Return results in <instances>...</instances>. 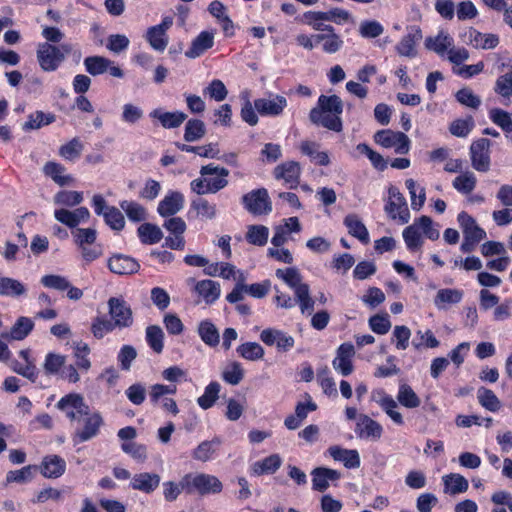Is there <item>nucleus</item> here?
Segmentation results:
<instances>
[{
	"label": "nucleus",
	"instance_id": "nucleus-24",
	"mask_svg": "<svg viewBox=\"0 0 512 512\" xmlns=\"http://www.w3.org/2000/svg\"><path fill=\"white\" fill-rule=\"evenodd\" d=\"M312 489L319 492H324L330 486V483L338 481L341 478V473L337 470L317 467L312 470Z\"/></svg>",
	"mask_w": 512,
	"mask_h": 512
},
{
	"label": "nucleus",
	"instance_id": "nucleus-2",
	"mask_svg": "<svg viewBox=\"0 0 512 512\" xmlns=\"http://www.w3.org/2000/svg\"><path fill=\"white\" fill-rule=\"evenodd\" d=\"M343 102L337 95H320L317 105L310 110L309 119L317 125L334 132H341L343 123Z\"/></svg>",
	"mask_w": 512,
	"mask_h": 512
},
{
	"label": "nucleus",
	"instance_id": "nucleus-7",
	"mask_svg": "<svg viewBox=\"0 0 512 512\" xmlns=\"http://www.w3.org/2000/svg\"><path fill=\"white\" fill-rule=\"evenodd\" d=\"M388 194L389 198L384 207L385 212L393 220H398L402 224L408 223L410 212L403 194L395 186L389 187Z\"/></svg>",
	"mask_w": 512,
	"mask_h": 512
},
{
	"label": "nucleus",
	"instance_id": "nucleus-60",
	"mask_svg": "<svg viewBox=\"0 0 512 512\" xmlns=\"http://www.w3.org/2000/svg\"><path fill=\"white\" fill-rule=\"evenodd\" d=\"M269 229L264 225H251L248 227L246 239L250 244L264 246L268 241Z\"/></svg>",
	"mask_w": 512,
	"mask_h": 512
},
{
	"label": "nucleus",
	"instance_id": "nucleus-12",
	"mask_svg": "<svg viewBox=\"0 0 512 512\" xmlns=\"http://www.w3.org/2000/svg\"><path fill=\"white\" fill-rule=\"evenodd\" d=\"M83 417V426L76 429L72 436L73 442L75 444L83 443L96 437L100 431L101 426L104 424L101 414L97 411L90 412L89 409L88 414Z\"/></svg>",
	"mask_w": 512,
	"mask_h": 512
},
{
	"label": "nucleus",
	"instance_id": "nucleus-30",
	"mask_svg": "<svg viewBox=\"0 0 512 512\" xmlns=\"http://www.w3.org/2000/svg\"><path fill=\"white\" fill-rule=\"evenodd\" d=\"M453 43L454 39L443 30L439 31L436 36L428 37L425 40L426 48L435 52L440 57L446 56Z\"/></svg>",
	"mask_w": 512,
	"mask_h": 512
},
{
	"label": "nucleus",
	"instance_id": "nucleus-16",
	"mask_svg": "<svg viewBox=\"0 0 512 512\" xmlns=\"http://www.w3.org/2000/svg\"><path fill=\"white\" fill-rule=\"evenodd\" d=\"M354 345L350 342L342 343L336 350V356L332 366L342 376H349L354 371L353 358L355 356Z\"/></svg>",
	"mask_w": 512,
	"mask_h": 512
},
{
	"label": "nucleus",
	"instance_id": "nucleus-50",
	"mask_svg": "<svg viewBox=\"0 0 512 512\" xmlns=\"http://www.w3.org/2000/svg\"><path fill=\"white\" fill-rule=\"evenodd\" d=\"M83 63L86 71L90 75L97 76L107 72L112 61L103 56H89L84 59Z\"/></svg>",
	"mask_w": 512,
	"mask_h": 512
},
{
	"label": "nucleus",
	"instance_id": "nucleus-44",
	"mask_svg": "<svg viewBox=\"0 0 512 512\" xmlns=\"http://www.w3.org/2000/svg\"><path fill=\"white\" fill-rule=\"evenodd\" d=\"M326 14L322 11H307L303 14V22L315 31L331 32L333 26L325 24Z\"/></svg>",
	"mask_w": 512,
	"mask_h": 512
},
{
	"label": "nucleus",
	"instance_id": "nucleus-42",
	"mask_svg": "<svg viewBox=\"0 0 512 512\" xmlns=\"http://www.w3.org/2000/svg\"><path fill=\"white\" fill-rule=\"evenodd\" d=\"M201 340L210 347H216L220 342L218 329L210 320H203L198 325Z\"/></svg>",
	"mask_w": 512,
	"mask_h": 512
},
{
	"label": "nucleus",
	"instance_id": "nucleus-57",
	"mask_svg": "<svg viewBox=\"0 0 512 512\" xmlns=\"http://www.w3.org/2000/svg\"><path fill=\"white\" fill-rule=\"evenodd\" d=\"M65 168L58 163L48 162L44 166V173L51 177L57 184L64 186L72 181V177L64 175Z\"/></svg>",
	"mask_w": 512,
	"mask_h": 512
},
{
	"label": "nucleus",
	"instance_id": "nucleus-5",
	"mask_svg": "<svg viewBox=\"0 0 512 512\" xmlns=\"http://www.w3.org/2000/svg\"><path fill=\"white\" fill-rule=\"evenodd\" d=\"M457 221L464 237L460 250L463 253L473 252L477 245L486 238L485 230L476 223L472 216L464 211L458 214Z\"/></svg>",
	"mask_w": 512,
	"mask_h": 512
},
{
	"label": "nucleus",
	"instance_id": "nucleus-27",
	"mask_svg": "<svg viewBox=\"0 0 512 512\" xmlns=\"http://www.w3.org/2000/svg\"><path fill=\"white\" fill-rule=\"evenodd\" d=\"M221 445L222 440L220 437H214L211 440L202 441L192 451V457L194 460L200 462H208L217 456Z\"/></svg>",
	"mask_w": 512,
	"mask_h": 512
},
{
	"label": "nucleus",
	"instance_id": "nucleus-40",
	"mask_svg": "<svg viewBox=\"0 0 512 512\" xmlns=\"http://www.w3.org/2000/svg\"><path fill=\"white\" fill-rule=\"evenodd\" d=\"M27 289L25 285L17 279L1 276L0 277V295L5 297H20L25 295Z\"/></svg>",
	"mask_w": 512,
	"mask_h": 512
},
{
	"label": "nucleus",
	"instance_id": "nucleus-18",
	"mask_svg": "<svg viewBox=\"0 0 512 512\" xmlns=\"http://www.w3.org/2000/svg\"><path fill=\"white\" fill-rule=\"evenodd\" d=\"M200 175L206 176L211 194L217 193L228 185L229 170L224 167L208 164L201 167Z\"/></svg>",
	"mask_w": 512,
	"mask_h": 512
},
{
	"label": "nucleus",
	"instance_id": "nucleus-56",
	"mask_svg": "<svg viewBox=\"0 0 512 512\" xmlns=\"http://www.w3.org/2000/svg\"><path fill=\"white\" fill-rule=\"evenodd\" d=\"M120 207L132 222H141L147 217L146 209L135 201L124 200L120 202Z\"/></svg>",
	"mask_w": 512,
	"mask_h": 512
},
{
	"label": "nucleus",
	"instance_id": "nucleus-62",
	"mask_svg": "<svg viewBox=\"0 0 512 512\" xmlns=\"http://www.w3.org/2000/svg\"><path fill=\"white\" fill-rule=\"evenodd\" d=\"M489 118L504 132L512 131V117L509 112L500 108H493L489 111Z\"/></svg>",
	"mask_w": 512,
	"mask_h": 512
},
{
	"label": "nucleus",
	"instance_id": "nucleus-31",
	"mask_svg": "<svg viewBox=\"0 0 512 512\" xmlns=\"http://www.w3.org/2000/svg\"><path fill=\"white\" fill-rule=\"evenodd\" d=\"M160 484V476L155 473H139L132 477L130 486L134 490L152 493Z\"/></svg>",
	"mask_w": 512,
	"mask_h": 512
},
{
	"label": "nucleus",
	"instance_id": "nucleus-54",
	"mask_svg": "<svg viewBox=\"0 0 512 512\" xmlns=\"http://www.w3.org/2000/svg\"><path fill=\"white\" fill-rule=\"evenodd\" d=\"M244 378V369L238 361L228 363L222 371V379L230 385H238Z\"/></svg>",
	"mask_w": 512,
	"mask_h": 512
},
{
	"label": "nucleus",
	"instance_id": "nucleus-26",
	"mask_svg": "<svg viewBox=\"0 0 512 512\" xmlns=\"http://www.w3.org/2000/svg\"><path fill=\"white\" fill-rule=\"evenodd\" d=\"M328 453L335 461L343 463L348 469H356L361 465L360 456L356 449H346L335 445L328 448Z\"/></svg>",
	"mask_w": 512,
	"mask_h": 512
},
{
	"label": "nucleus",
	"instance_id": "nucleus-14",
	"mask_svg": "<svg viewBox=\"0 0 512 512\" xmlns=\"http://www.w3.org/2000/svg\"><path fill=\"white\" fill-rule=\"evenodd\" d=\"M254 107L261 116L276 117L287 107V99L279 94L268 93L266 97L255 99Z\"/></svg>",
	"mask_w": 512,
	"mask_h": 512
},
{
	"label": "nucleus",
	"instance_id": "nucleus-48",
	"mask_svg": "<svg viewBox=\"0 0 512 512\" xmlns=\"http://www.w3.org/2000/svg\"><path fill=\"white\" fill-rule=\"evenodd\" d=\"M319 145L311 141H303L300 145V150L303 154L310 157V159L318 165L327 166L330 162L329 156L324 151L318 150Z\"/></svg>",
	"mask_w": 512,
	"mask_h": 512
},
{
	"label": "nucleus",
	"instance_id": "nucleus-45",
	"mask_svg": "<svg viewBox=\"0 0 512 512\" xmlns=\"http://www.w3.org/2000/svg\"><path fill=\"white\" fill-rule=\"evenodd\" d=\"M477 400L484 409L493 413L498 412L502 406L496 394L486 387L478 388Z\"/></svg>",
	"mask_w": 512,
	"mask_h": 512
},
{
	"label": "nucleus",
	"instance_id": "nucleus-19",
	"mask_svg": "<svg viewBox=\"0 0 512 512\" xmlns=\"http://www.w3.org/2000/svg\"><path fill=\"white\" fill-rule=\"evenodd\" d=\"M355 433L363 440L378 441L383 434L382 425L366 414H360L356 421Z\"/></svg>",
	"mask_w": 512,
	"mask_h": 512
},
{
	"label": "nucleus",
	"instance_id": "nucleus-61",
	"mask_svg": "<svg viewBox=\"0 0 512 512\" xmlns=\"http://www.w3.org/2000/svg\"><path fill=\"white\" fill-rule=\"evenodd\" d=\"M440 342L438 339L434 336L433 332L429 329L426 331L418 330L416 332L415 337L412 340V346L419 350L422 347L426 348H436L438 347Z\"/></svg>",
	"mask_w": 512,
	"mask_h": 512
},
{
	"label": "nucleus",
	"instance_id": "nucleus-11",
	"mask_svg": "<svg viewBox=\"0 0 512 512\" xmlns=\"http://www.w3.org/2000/svg\"><path fill=\"white\" fill-rule=\"evenodd\" d=\"M56 407L65 413L66 417L71 421L79 420L87 415L89 410V406L85 403L84 398L76 393L63 396L57 402Z\"/></svg>",
	"mask_w": 512,
	"mask_h": 512
},
{
	"label": "nucleus",
	"instance_id": "nucleus-64",
	"mask_svg": "<svg viewBox=\"0 0 512 512\" xmlns=\"http://www.w3.org/2000/svg\"><path fill=\"white\" fill-rule=\"evenodd\" d=\"M494 92L504 99L512 98V71L500 75L494 85Z\"/></svg>",
	"mask_w": 512,
	"mask_h": 512
},
{
	"label": "nucleus",
	"instance_id": "nucleus-58",
	"mask_svg": "<svg viewBox=\"0 0 512 512\" xmlns=\"http://www.w3.org/2000/svg\"><path fill=\"white\" fill-rule=\"evenodd\" d=\"M164 333L159 326L152 325L146 328V341L149 347L156 353H161L164 348Z\"/></svg>",
	"mask_w": 512,
	"mask_h": 512
},
{
	"label": "nucleus",
	"instance_id": "nucleus-3",
	"mask_svg": "<svg viewBox=\"0 0 512 512\" xmlns=\"http://www.w3.org/2000/svg\"><path fill=\"white\" fill-rule=\"evenodd\" d=\"M402 236L406 244L407 249L410 252L421 249L424 241L423 237L435 241L439 238V230L434 226L432 219L429 216H421L414 220V222L407 226Z\"/></svg>",
	"mask_w": 512,
	"mask_h": 512
},
{
	"label": "nucleus",
	"instance_id": "nucleus-10",
	"mask_svg": "<svg viewBox=\"0 0 512 512\" xmlns=\"http://www.w3.org/2000/svg\"><path fill=\"white\" fill-rule=\"evenodd\" d=\"M109 315L116 328L123 329L133 324V313L130 305L121 297H111L108 302Z\"/></svg>",
	"mask_w": 512,
	"mask_h": 512
},
{
	"label": "nucleus",
	"instance_id": "nucleus-32",
	"mask_svg": "<svg viewBox=\"0 0 512 512\" xmlns=\"http://www.w3.org/2000/svg\"><path fill=\"white\" fill-rule=\"evenodd\" d=\"M149 116L151 118L157 119L162 127L166 129L179 127L187 118V115L183 112H165L160 108L151 111Z\"/></svg>",
	"mask_w": 512,
	"mask_h": 512
},
{
	"label": "nucleus",
	"instance_id": "nucleus-51",
	"mask_svg": "<svg viewBox=\"0 0 512 512\" xmlns=\"http://www.w3.org/2000/svg\"><path fill=\"white\" fill-rule=\"evenodd\" d=\"M56 120V116L53 113H44L42 111H36L28 116V120L24 123V130H36L43 126L49 125Z\"/></svg>",
	"mask_w": 512,
	"mask_h": 512
},
{
	"label": "nucleus",
	"instance_id": "nucleus-8",
	"mask_svg": "<svg viewBox=\"0 0 512 512\" xmlns=\"http://www.w3.org/2000/svg\"><path fill=\"white\" fill-rule=\"evenodd\" d=\"M242 204L253 215H267L272 211V203L266 188L246 193L242 197Z\"/></svg>",
	"mask_w": 512,
	"mask_h": 512
},
{
	"label": "nucleus",
	"instance_id": "nucleus-9",
	"mask_svg": "<svg viewBox=\"0 0 512 512\" xmlns=\"http://www.w3.org/2000/svg\"><path fill=\"white\" fill-rule=\"evenodd\" d=\"M172 25L173 17L165 16L159 24L147 29L144 37L153 50L163 52L167 48L169 43L167 31L172 27Z\"/></svg>",
	"mask_w": 512,
	"mask_h": 512
},
{
	"label": "nucleus",
	"instance_id": "nucleus-29",
	"mask_svg": "<svg viewBox=\"0 0 512 512\" xmlns=\"http://www.w3.org/2000/svg\"><path fill=\"white\" fill-rule=\"evenodd\" d=\"M214 45V33L211 31H202L191 42V46L185 52V56L195 59L204 54Z\"/></svg>",
	"mask_w": 512,
	"mask_h": 512
},
{
	"label": "nucleus",
	"instance_id": "nucleus-46",
	"mask_svg": "<svg viewBox=\"0 0 512 512\" xmlns=\"http://www.w3.org/2000/svg\"><path fill=\"white\" fill-rule=\"evenodd\" d=\"M138 237L143 244L152 245L160 242L163 237L161 229L154 224L144 223L138 227Z\"/></svg>",
	"mask_w": 512,
	"mask_h": 512
},
{
	"label": "nucleus",
	"instance_id": "nucleus-33",
	"mask_svg": "<svg viewBox=\"0 0 512 512\" xmlns=\"http://www.w3.org/2000/svg\"><path fill=\"white\" fill-rule=\"evenodd\" d=\"M65 470V460L57 455L46 456L41 463V473L46 478H58L64 474Z\"/></svg>",
	"mask_w": 512,
	"mask_h": 512
},
{
	"label": "nucleus",
	"instance_id": "nucleus-15",
	"mask_svg": "<svg viewBox=\"0 0 512 512\" xmlns=\"http://www.w3.org/2000/svg\"><path fill=\"white\" fill-rule=\"evenodd\" d=\"M490 141L480 138L470 146V158L472 167L479 172H487L490 169Z\"/></svg>",
	"mask_w": 512,
	"mask_h": 512
},
{
	"label": "nucleus",
	"instance_id": "nucleus-35",
	"mask_svg": "<svg viewBox=\"0 0 512 512\" xmlns=\"http://www.w3.org/2000/svg\"><path fill=\"white\" fill-rule=\"evenodd\" d=\"M195 291L207 304L214 303L221 294L220 284L213 280H201L195 285Z\"/></svg>",
	"mask_w": 512,
	"mask_h": 512
},
{
	"label": "nucleus",
	"instance_id": "nucleus-49",
	"mask_svg": "<svg viewBox=\"0 0 512 512\" xmlns=\"http://www.w3.org/2000/svg\"><path fill=\"white\" fill-rule=\"evenodd\" d=\"M405 185L409 191L411 208L415 211H419L426 201L425 188L417 185L413 179H407Z\"/></svg>",
	"mask_w": 512,
	"mask_h": 512
},
{
	"label": "nucleus",
	"instance_id": "nucleus-20",
	"mask_svg": "<svg viewBox=\"0 0 512 512\" xmlns=\"http://www.w3.org/2000/svg\"><path fill=\"white\" fill-rule=\"evenodd\" d=\"M462 39L467 44L471 45L475 49L490 50L498 46L500 40L499 36L494 33H481L474 28L466 30Z\"/></svg>",
	"mask_w": 512,
	"mask_h": 512
},
{
	"label": "nucleus",
	"instance_id": "nucleus-37",
	"mask_svg": "<svg viewBox=\"0 0 512 512\" xmlns=\"http://www.w3.org/2000/svg\"><path fill=\"white\" fill-rule=\"evenodd\" d=\"M344 224L348 232L364 244L370 240L369 233L363 222L355 214H349L344 218Z\"/></svg>",
	"mask_w": 512,
	"mask_h": 512
},
{
	"label": "nucleus",
	"instance_id": "nucleus-55",
	"mask_svg": "<svg viewBox=\"0 0 512 512\" xmlns=\"http://www.w3.org/2000/svg\"><path fill=\"white\" fill-rule=\"evenodd\" d=\"M476 183L477 179L474 173L471 171H466L457 176L453 180L452 185L454 189H456L459 193L469 194L475 189Z\"/></svg>",
	"mask_w": 512,
	"mask_h": 512
},
{
	"label": "nucleus",
	"instance_id": "nucleus-6",
	"mask_svg": "<svg viewBox=\"0 0 512 512\" xmlns=\"http://www.w3.org/2000/svg\"><path fill=\"white\" fill-rule=\"evenodd\" d=\"M373 139L378 145L393 149L397 154H407L410 150L411 141L403 132L383 129L377 131Z\"/></svg>",
	"mask_w": 512,
	"mask_h": 512
},
{
	"label": "nucleus",
	"instance_id": "nucleus-28",
	"mask_svg": "<svg viewBox=\"0 0 512 512\" xmlns=\"http://www.w3.org/2000/svg\"><path fill=\"white\" fill-rule=\"evenodd\" d=\"M184 205V196L180 192L168 193L158 204L157 212L162 217L173 216L182 210Z\"/></svg>",
	"mask_w": 512,
	"mask_h": 512
},
{
	"label": "nucleus",
	"instance_id": "nucleus-25",
	"mask_svg": "<svg viewBox=\"0 0 512 512\" xmlns=\"http://www.w3.org/2000/svg\"><path fill=\"white\" fill-rule=\"evenodd\" d=\"M301 168L298 162L289 161L275 167L274 176L282 179L289 188H296L300 181Z\"/></svg>",
	"mask_w": 512,
	"mask_h": 512
},
{
	"label": "nucleus",
	"instance_id": "nucleus-1",
	"mask_svg": "<svg viewBox=\"0 0 512 512\" xmlns=\"http://www.w3.org/2000/svg\"><path fill=\"white\" fill-rule=\"evenodd\" d=\"M275 275L294 291L296 297L294 300L290 295L282 293L275 288L276 295L274 297V303L276 306L291 309L298 303L301 313L310 315L314 310L315 301L310 296L309 285L302 281L299 270L295 267L277 269Z\"/></svg>",
	"mask_w": 512,
	"mask_h": 512
},
{
	"label": "nucleus",
	"instance_id": "nucleus-4",
	"mask_svg": "<svg viewBox=\"0 0 512 512\" xmlns=\"http://www.w3.org/2000/svg\"><path fill=\"white\" fill-rule=\"evenodd\" d=\"M181 487L187 494L197 492L200 495L218 494L223 489L222 482L216 476L206 473L184 475Z\"/></svg>",
	"mask_w": 512,
	"mask_h": 512
},
{
	"label": "nucleus",
	"instance_id": "nucleus-21",
	"mask_svg": "<svg viewBox=\"0 0 512 512\" xmlns=\"http://www.w3.org/2000/svg\"><path fill=\"white\" fill-rule=\"evenodd\" d=\"M55 219L64 224L65 226L73 229L81 223H85L90 218V212L86 207H79L74 210L64 208L56 209L54 211Z\"/></svg>",
	"mask_w": 512,
	"mask_h": 512
},
{
	"label": "nucleus",
	"instance_id": "nucleus-63",
	"mask_svg": "<svg viewBox=\"0 0 512 512\" xmlns=\"http://www.w3.org/2000/svg\"><path fill=\"white\" fill-rule=\"evenodd\" d=\"M83 201L82 192L62 190L55 194L54 203L62 206H77Z\"/></svg>",
	"mask_w": 512,
	"mask_h": 512
},
{
	"label": "nucleus",
	"instance_id": "nucleus-38",
	"mask_svg": "<svg viewBox=\"0 0 512 512\" xmlns=\"http://www.w3.org/2000/svg\"><path fill=\"white\" fill-rule=\"evenodd\" d=\"M33 328L34 322L32 321V319L21 316L11 327L10 332L2 334V337L9 338L12 340H23L31 333Z\"/></svg>",
	"mask_w": 512,
	"mask_h": 512
},
{
	"label": "nucleus",
	"instance_id": "nucleus-13",
	"mask_svg": "<svg viewBox=\"0 0 512 512\" xmlns=\"http://www.w3.org/2000/svg\"><path fill=\"white\" fill-rule=\"evenodd\" d=\"M65 54L59 47L49 43H42L37 49V60L42 70L52 72L57 70L64 61Z\"/></svg>",
	"mask_w": 512,
	"mask_h": 512
},
{
	"label": "nucleus",
	"instance_id": "nucleus-17",
	"mask_svg": "<svg viewBox=\"0 0 512 512\" xmlns=\"http://www.w3.org/2000/svg\"><path fill=\"white\" fill-rule=\"evenodd\" d=\"M259 338L267 346L275 345L279 352H288L295 344V340L291 335L275 328H266L262 330Z\"/></svg>",
	"mask_w": 512,
	"mask_h": 512
},
{
	"label": "nucleus",
	"instance_id": "nucleus-39",
	"mask_svg": "<svg viewBox=\"0 0 512 512\" xmlns=\"http://www.w3.org/2000/svg\"><path fill=\"white\" fill-rule=\"evenodd\" d=\"M315 43H322V49L328 54L338 52L343 46L341 37L333 31L315 34Z\"/></svg>",
	"mask_w": 512,
	"mask_h": 512
},
{
	"label": "nucleus",
	"instance_id": "nucleus-43",
	"mask_svg": "<svg viewBox=\"0 0 512 512\" xmlns=\"http://www.w3.org/2000/svg\"><path fill=\"white\" fill-rule=\"evenodd\" d=\"M396 398L403 407L408 409L418 408L421 404L419 396L415 393L412 387L406 383L399 385Z\"/></svg>",
	"mask_w": 512,
	"mask_h": 512
},
{
	"label": "nucleus",
	"instance_id": "nucleus-22",
	"mask_svg": "<svg viewBox=\"0 0 512 512\" xmlns=\"http://www.w3.org/2000/svg\"><path fill=\"white\" fill-rule=\"evenodd\" d=\"M422 39V31L417 26L407 29V34L396 45V51L400 56L414 58L417 55L416 45Z\"/></svg>",
	"mask_w": 512,
	"mask_h": 512
},
{
	"label": "nucleus",
	"instance_id": "nucleus-23",
	"mask_svg": "<svg viewBox=\"0 0 512 512\" xmlns=\"http://www.w3.org/2000/svg\"><path fill=\"white\" fill-rule=\"evenodd\" d=\"M109 270L118 275L135 274L140 269L138 261L124 254H115L108 259Z\"/></svg>",
	"mask_w": 512,
	"mask_h": 512
},
{
	"label": "nucleus",
	"instance_id": "nucleus-34",
	"mask_svg": "<svg viewBox=\"0 0 512 512\" xmlns=\"http://www.w3.org/2000/svg\"><path fill=\"white\" fill-rule=\"evenodd\" d=\"M444 493L448 495H457L468 490V480L458 473L446 474L442 477Z\"/></svg>",
	"mask_w": 512,
	"mask_h": 512
},
{
	"label": "nucleus",
	"instance_id": "nucleus-59",
	"mask_svg": "<svg viewBox=\"0 0 512 512\" xmlns=\"http://www.w3.org/2000/svg\"><path fill=\"white\" fill-rule=\"evenodd\" d=\"M206 129L203 121L199 119H190L185 125L184 139L187 142H194L205 135Z\"/></svg>",
	"mask_w": 512,
	"mask_h": 512
},
{
	"label": "nucleus",
	"instance_id": "nucleus-47",
	"mask_svg": "<svg viewBox=\"0 0 512 512\" xmlns=\"http://www.w3.org/2000/svg\"><path fill=\"white\" fill-rule=\"evenodd\" d=\"M237 354L248 361H259L264 358V348L257 342H245L236 348Z\"/></svg>",
	"mask_w": 512,
	"mask_h": 512
},
{
	"label": "nucleus",
	"instance_id": "nucleus-53",
	"mask_svg": "<svg viewBox=\"0 0 512 512\" xmlns=\"http://www.w3.org/2000/svg\"><path fill=\"white\" fill-rule=\"evenodd\" d=\"M220 389L221 386L218 382H210L205 387L203 395L197 399L198 405L204 410L211 408L219 398Z\"/></svg>",
	"mask_w": 512,
	"mask_h": 512
},
{
	"label": "nucleus",
	"instance_id": "nucleus-41",
	"mask_svg": "<svg viewBox=\"0 0 512 512\" xmlns=\"http://www.w3.org/2000/svg\"><path fill=\"white\" fill-rule=\"evenodd\" d=\"M282 464V458L278 454H272L252 465V472L255 475L273 474Z\"/></svg>",
	"mask_w": 512,
	"mask_h": 512
},
{
	"label": "nucleus",
	"instance_id": "nucleus-36",
	"mask_svg": "<svg viewBox=\"0 0 512 512\" xmlns=\"http://www.w3.org/2000/svg\"><path fill=\"white\" fill-rule=\"evenodd\" d=\"M464 292L456 288H443L438 290L434 305L438 309H446L447 305L458 304L463 299Z\"/></svg>",
	"mask_w": 512,
	"mask_h": 512
},
{
	"label": "nucleus",
	"instance_id": "nucleus-52",
	"mask_svg": "<svg viewBox=\"0 0 512 512\" xmlns=\"http://www.w3.org/2000/svg\"><path fill=\"white\" fill-rule=\"evenodd\" d=\"M191 209L196 212L197 217L205 220H212L217 214L216 205L200 197L192 200Z\"/></svg>",
	"mask_w": 512,
	"mask_h": 512
}]
</instances>
